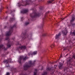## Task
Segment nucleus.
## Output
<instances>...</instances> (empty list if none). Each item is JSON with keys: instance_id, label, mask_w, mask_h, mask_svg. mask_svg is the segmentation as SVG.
Wrapping results in <instances>:
<instances>
[{"instance_id": "nucleus-1", "label": "nucleus", "mask_w": 75, "mask_h": 75, "mask_svg": "<svg viewBox=\"0 0 75 75\" xmlns=\"http://www.w3.org/2000/svg\"><path fill=\"white\" fill-rule=\"evenodd\" d=\"M35 64V62H32L31 61H29L28 62L27 64H26L23 66V68L24 70H27L28 68L31 67H33L34 65Z\"/></svg>"}, {"instance_id": "nucleus-27", "label": "nucleus", "mask_w": 75, "mask_h": 75, "mask_svg": "<svg viewBox=\"0 0 75 75\" xmlns=\"http://www.w3.org/2000/svg\"><path fill=\"white\" fill-rule=\"evenodd\" d=\"M9 39V37H7L5 39L6 40H7Z\"/></svg>"}, {"instance_id": "nucleus-26", "label": "nucleus", "mask_w": 75, "mask_h": 75, "mask_svg": "<svg viewBox=\"0 0 75 75\" xmlns=\"http://www.w3.org/2000/svg\"><path fill=\"white\" fill-rule=\"evenodd\" d=\"M47 35V34L46 33H44L42 35V36L43 37H45V36H46Z\"/></svg>"}, {"instance_id": "nucleus-18", "label": "nucleus", "mask_w": 75, "mask_h": 75, "mask_svg": "<svg viewBox=\"0 0 75 75\" xmlns=\"http://www.w3.org/2000/svg\"><path fill=\"white\" fill-rule=\"evenodd\" d=\"M3 62L4 63H6V64H8V61L7 60H5Z\"/></svg>"}, {"instance_id": "nucleus-36", "label": "nucleus", "mask_w": 75, "mask_h": 75, "mask_svg": "<svg viewBox=\"0 0 75 75\" xmlns=\"http://www.w3.org/2000/svg\"><path fill=\"white\" fill-rule=\"evenodd\" d=\"M73 57L74 58V59H75V55L73 56Z\"/></svg>"}, {"instance_id": "nucleus-15", "label": "nucleus", "mask_w": 75, "mask_h": 75, "mask_svg": "<svg viewBox=\"0 0 75 75\" xmlns=\"http://www.w3.org/2000/svg\"><path fill=\"white\" fill-rule=\"evenodd\" d=\"M22 58H23V57H22L21 56H20L18 59V62L20 64H21V59H22Z\"/></svg>"}, {"instance_id": "nucleus-20", "label": "nucleus", "mask_w": 75, "mask_h": 75, "mask_svg": "<svg viewBox=\"0 0 75 75\" xmlns=\"http://www.w3.org/2000/svg\"><path fill=\"white\" fill-rule=\"evenodd\" d=\"M30 55H31L33 56V52H30L28 53V55H29V56H30Z\"/></svg>"}, {"instance_id": "nucleus-30", "label": "nucleus", "mask_w": 75, "mask_h": 75, "mask_svg": "<svg viewBox=\"0 0 75 75\" xmlns=\"http://www.w3.org/2000/svg\"><path fill=\"white\" fill-rule=\"evenodd\" d=\"M29 24V22H27L25 23V25H28V24Z\"/></svg>"}, {"instance_id": "nucleus-6", "label": "nucleus", "mask_w": 75, "mask_h": 75, "mask_svg": "<svg viewBox=\"0 0 75 75\" xmlns=\"http://www.w3.org/2000/svg\"><path fill=\"white\" fill-rule=\"evenodd\" d=\"M75 19V17L73 16H72V18L71 20V21L70 23L71 25H72L73 26H75V23H72L73 21H74V20Z\"/></svg>"}, {"instance_id": "nucleus-38", "label": "nucleus", "mask_w": 75, "mask_h": 75, "mask_svg": "<svg viewBox=\"0 0 75 75\" xmlns=\"http://www.w3.org/2000/svg\"><path fill=\"white\" fill-rule=\"evenodd\" d=\"M62 55L61 54L60 56V58H62Z\"/></svg>"}, {"instance_id": "nucleus-12", "label": "nucleus", "mask_w": 75, "mask_h": 75, "mask_svg": "<svg viewBox=\"0 0 75 75\" xmlns=\"http://www.w3.org/2000/svg\"><path fill=\"white\" fill-rule=\"evenodd\" d=\"M28 11V9H25L21 11V13H23V14H24V13H27Z\"/></svg>"}, {"instance_id": "nucleus-31", "label": "nucleus", "mask_w": 75, "mask_h": 75, "mask_svg": "<svg viewBox=\"0 0 75 75\" xmlns=\"http://www.w3.org/2000/svg\"><path fill=\"white\" fill-rule=\"evenodd\" d=\"M54 70H53V71L52 72V73H51V74L52 75H54Z\"/></svg>"}, {"instance_id": "nucleus-8", "label": "nucleus", "mask_w": 75, "mask_h": 75, "mask_svg": "<svg viewBox=\"0 0 75 75\" xmlns=\"http://www.w3.org/2000/svg\"><path fill=\"white\" fill-rule=\"evenodd\" d=\"M14 14H13L12 15V18H10L9 19V21L10 22H12V21H13V20H15V18L14 17Z\"/></svg>"}, {"instance_id": "nucleus-11", "label": "nucleus", "mask_w": 75, "mask_h": 75, "mask_svg": "<svg viewBox=\"0 0 75 75\" xmlns=\"http://www.w3.org/2000/svg\"><path fill=\"white\" fill-rule=\"evenodd\" d=\"M19 48L20 50H25V49H26V47L25 46H22L21 47H19Z\"/></svg>"}, {"instance_id": "nucleus-41", "label": "nucleus", "mask_w": 75, "mask_h": 75, "mask_svg": "<svg viewBox=\"0 0 75 75\" xmlns=\"http://www.w3.org/2000/svg\"><path fill=\"white\" fill-rule=\"evenodd\" d=\"M0 11H1V10H0Z\"/></svg>"}, {"instance_id": "nucleus-25", "label": "nucleus", "mask_w": 75, "mask_h": 75, "mask_svg": "<svg viewBox=\"0 0 75 75\" xmlns=\"http://www.w3.org/2000/svg\"><path fill=\"white\" fill-rule=\"evenodd\" d=\"M50 47L51 48H53V47H55V45L53 44H52Z\"/></svg>"}, {"instance_id": "nucleus-46", "label": "nucleus", "mask_w": 75, "mask_h": 75, "mask_svg": "<svg viewBox=\"0 0 75 75\" xmlns=\"http://www.w3.org/2000/svg\"><path fill=\"white\" fill-rule=\"evenodd\" d=\"M31 10H33V8L32 9H31Z\"/></svg>"}, {"instance_id": "nucleus-24", "label": "nucleus", "mask_w": 75, "mask_h": 75, "mask_svg": "<svg viewBox=\"0 0 75 75\" xmlns=\"http://www.w3.org/2000/svg\"><path fill=\"white\" fill-rule=\"evenodd\" d=\"M68 68H67V67H65L64 68V71H66V70H67V69Z\"/></svg>"}, {"instance_id": "nucleus-40", "label": "nucleus", "mask_w": 75, "mask_h": 75, "mask_svg": "<svg viewBox=\"0 0 75 75\" xmlns=\"http://www.w3.org/2000/svg\"><path fill=\"white\" fill-rule=\"evenodd\" d=\"M6 27H7V26H5V27H4V28H6Z\"/></svg>"}, {"instance_id": "nucleus-43", "label": "nucleus", "mask_w": 75, "mask_h": 75, "mask_svg": "<svg viewBox=\"0 0 75 75\" xmlns=\"http://www.w3.org/2000/svg\"><path fill=\"white\" fill-rule=\"evenodd\" d=\"M64 61H63V63H64Z\"/></svg>"}, {"instance_id": "nucleus-35", "label": "nucleus", "mask_w": 75, "mask_h": 75, "mask_svg": "<svg viewBox=\"0 0 75 75\" xmlns=\"http://www.w3.org/2000/svg\"><path fill=\"white\" fill-rule=\"evenodd\" d=\"M57 68V65H54V68Z\"/></svg>"}, {"instance_id": "nucleus-10", "label": "nucleus", "mask_w": 75, "mask_h": 75, "mask_svg": "<svg viewBox=\"0 0 75 75\" xmlns=\"http://www.w3.org/2000/svg\"><path fill=\"white\" fill-rule=\"evenodd\" d=\"M63 66V64L62 63H59V69H61L62 70V66Z\"/></svg>"}, {"instance_id": "nucleus-44", "label": "nucleus", "mask_w": 75, "mask_h": 75, "mask_svg": "<svg viewBox=\"0 0 75 75\" xmlns=\"http://www.w3.org/2000/svg\"><path fill=\"white\" fill-rule=\"evenodd\" d=\"M60 59V58H59V60Z\"/></svg>"}, {"instance_id": "nucleus-39", "label": "nucleus", "mask_w": 75, "mask_h": 75, "mask_svg": "<svg viewBox=\"0 0 75 75\" xmlns=\"http://www.w3.org/2000/svg\"><path fill=\"white\" fill-rule=\"evenodd\" d=\"M51 1L52 2V1H54V0H51Z\"/></svg>"}, {"instance_id": "nucleus-3", "label": "nucleus", "mask_w": 75, "mask_h": 75, "mask_svg": "<svg viewBox=\"0 0 75 75\" xmlns=\"http://www.w3.org/2000/svg\"><path fill=\"white\" fill-rule=\"evenodd\" d=\"M30 16L32 18H35L37 17H39L40 13H37L35 12H34L30 14Z\"/></svg>"}, {"instance_id": "nucleus-37", "label": "nucleus", "mask_w": 75, "mask_h": 75, "mask_svg": "<svg viewBox=\"0 0 75 75\" xmlns=\"http://www.w3.org/2000/svg\"><path fill=\"white\" fill-rule=\"evenodd\" d=\"M7 18H8V16H6V17L5 18L6 20L7 19Z\"/></svg>"}, {"instance_id": "nucleus-22", "label": "nucleus", "mask_w": 75, "mask_h": 75, "mask_svg": "<svg viewBox=\"0 0 75 75\" xmlns=\"http://www.w3.org/2000/svg\"><path fill=\"white\" fill-rule=\"evenodd\" d=\"M47 74V72H44L42 74V75H46Z\"/></svg>"}, {"instance_id": "nucleus-32", "label": "nucleus", "mask_w": 75, "mask_h": 75, "mask_svg": "<svg viewBox=\"0 0 75 75\" xmlns=\"http://www.w3.org/2000/svg\"><path fill=\"white\" fill-rule=\"evenodd\" d=\"M67 48H64V49H63V51H65V50H67Z\"/></svg>"}, {"instance_id": "nucleus-16", "label": "nucleus", "mask_w": 75, "mask_h": 75, "mask_svg": "<svg viewBox=\"0 0 75 75\" xmlns=\"http://www.w3.org/2000/svg\"><path fill=\"white\" fill-rule=\"evenodd\" d=\"M21 57H22V59L23 61H25L27 59H28V57H27V56H25V57H24L23 56H21Z\"/></svg>"}, {"instance_id": "nucleus-17", "label": "nucleus", "mask_w": 75, "mask_h": 75, "mask_svg": "<svg viewBox=\"0 0 75 75\" xmlns=\"http://www.w3.org/2000/svg\"><path fill=\"white\" fill-rule=\"evenodd\" d=\"M50 13V11H48L46 13L45 15V16H44V17L43 18L44 20H45L46 19V17H47V14H48V13Z\"/></svg>"}, {"instance_id": "nucleus-47", "label": "nucleus", "mask_w": 75, "mask_h": 75, "mask_svg": "<svg viewBox=\"0 0 75 75\" xmlns=\"http://www.w3.org/2000/svg\"><path fill=\"white\" fill-rule=\"evenodd\" d=\"M71 67H70L71 68Z\"/></svg>"}, {"instance_id": "nucleus-13", "label": "nucleus", "mask_w": 75, "mask_h": 75, "mask_svg": "<svg viewBox=\"0 0 75 75\" xmlns=\"http://www.w3.org/2000/svg\"><path fill=\"white\" fill-rule=\"evenodd\" d=\"M60 36H61V33H59L58 35H56V39H58L60 37Z\"/></svg>"}, {"instance_id": "nucleus-9", "label": "nucleus", "mask_w": 75, "mask_h": 75, "mask_svg": "<svg viewBox=\"0 0 75 75\" xmlns=\"http://www.w3.org/2000/svg\"><path fill=\"white\" fill-rule=\"evenodd\" d=\"M3 47H4V45H0V50H3V49H4L5 51L7 50V49H6L5 47H4L3 48Z\"/></svg>"}, {"instance_id": "nucleus-48", "label": "nucleus", "mask_w": 75, "mask_h": 75, "mask_svg": "<svg viewBox=\"0 0 75 75\" xmlns=\"http://www.w3.org/2000/svg\"><path fill=\"white\" fill-rule=\"evenodd\" d=\"M66 56H67V55Z\"/></svg>"}, {"instance_id": "nucleus-33", "label": "nucleus", "mask_w": 75, "mask_h": 75, "mask_svg": "<svg viewBox=\"0 0 75 75\" xmlns=\"http://www.w3.org/2000/svg\"><path fill=\"white\" fill-rule=\"evenodd\" d=\"M14 12V11H15V10H13V11L12 10H11V13H13V12Z\"/></svg>"}, {"instance_id": "nucleus-34", "label": "nucleus", "mask_w": 75, "mask_h": 75, "mask_svg": "<svg viewBox=\"0 0 75 75\" xmlns=\"http://www.w3.org/2000/svg\"><path fill=\"white\" fill-rule=\"evenodd\" d=\"M10 75V73L8 72L6 73V75Z\"/></svg>"}, {"instance_id": "nucleus-28", "label": "nucleus", "mask_w": 75, "mask_h": 75, "mask_svg": "<svg viewBox=\"0 0 75 75\" xmlns=\"http://www.w3.org/2000/svg\"><path fill=\"white\" fill-rule=\"evenodd\" d=\"M47 3H52V1H49L47 2Z\"/></svg>"}, {"instance_id": "nucleus-42", "label": "nucleus", "mask_w": 75, "mask_h": 75, "mask_svg": "<svg viewBox=\"0 0 75 75\" xmlns=\"http://www.w3.org/2000/svg\"><path fill=\"white\" fill-rule=\"evenodd\" d=\"M64 18H64L63 19H62V20H64Z\"/></svg>"}, {"instance_id": "nucleus-5", "label": "nucleus", "mask_w": 75, "mask_h": 75, "mask_svg": "<svg viewBox=\"0 0 75 75\" xmlns=\"http://www.w3.org/2000/svg\"><path fill=\"white\" fill-rule=\"evenodd\" d=\"M21 37L22 39L24 40V39H25L27 37H28V35L26 33H25V34L22 33L21 34Z\"/></svg>"}, {"instance_id": "nucleus-21", "label": "nucleus", "mask_w": 75, "mask_h": 75, "mask_svg": "<svg viewBox=\"0 0 75 75\" xmlns=\"http://www.w3.org/2000/svg\"><path fill=\"white\" fill-rule=\"evenodd\" d=\"M37 53V51H35L33 52V55H36Z\"/></svg>"}, {"instance_id": "nucleus-4", "label": "nucleus", "mask_w": 75, "mask_h": 75, "mask_svg": "<svg viewBox=\"0 0 75 75\" xmlns=\"http://www.w3.org/2000/svg\"><path fill=\"white\" fill-rule=\"evenodd\" d=\"M24 2H23L21 4H19L18 5V6H19V7H20V6H26L27 5H28L30 4V3L29 1L28 0L26 1V3L25 4H24Z\"/></svg>"}, {"instance_id": "nucleus-29", "label": "nucleus", "mask_w": 75, "mask_h": 75, "mask_svg": "<svg viewBox=\"0 0 75 75\" xmlns=\"http://www.w3.org/2000/svg\"><path fill=\"white\" fill-rule=\"evenodd\" d=\"M50 68L49 67L47 68V71H50Z\"/></svg>"}, {"instance_id": "nucleus-45", "label": "nucleus", "mask_w": 75, "mask_h": 75, "mask_svg": "<svg viewBox=\"0 0 75 75\" xmlns=\"http://www.w3.org/2000/svg\"><path fill=\"white\" fill-rule=\"evenodd\" d=\"M14 39H15V38H14V39H13L14 40Z\"/></svg>"}, {"instance_id": "nucleus-23", "label": "nucleus", "mask_w": 75, "mask_h": 75, "mask_svg": "<svg viewBox=\"0 0 75 75\" xmlns=\"http://www.w3.org/2000/svg\"><path fill=\"white\" fill-rule=\"evenodd\" d=\"M8 62H10L11 61V59L10 58L9 59H8Z\"/></svg>"}, {"instance_id": "nucleus-14", "label": "nucleus", "mask_w": 75, "mask_h": 75, "mask_svg": "<svg viewBox=\"0 0 75 75\" xmlns=\"http://www.w3.org/2000/svg\"><path fill=\"white\" fill-rule=\"evenodd\" d=\"M62 32L64 34V35H67V34L68 33V32L67 30H63Z\"/></svg>"}, {"instance_id": "nucleus-19", "label": "nucleus", "mask_w": 75, "mask_h": 75, "mask_svg": "<svg viewBox=\"0 0 75 75\" xmlns=\"http://www.w3.org/2000/svg\"><path fill=\"white\" fill-rule=\"evenodd\" d=\"M6 45L8 48H10V47H11V45H10V44H9V43H8Z\"/></svg>"}, {"instance_id": "nucleus-2", "label": "nucleus", "mask_w": 75, "mask_h": 75, "mask_svg": "<svg viewBox=\"0 0 75 75\" xmlns=\"http://www.w3.org/2000/svg\"><path fill=\"white\" fill-rule=\"evenodd\" d=\"M16 27V24H15L13 27H11L10 29H9V30L8 32H7L6 33V36H10L11 34V33H13V28H14V27Z\"/></svg>"}, {"instance_id": "nucleus-7", "label": "nucleus", "mask_w": 75, "mask_h": 75, "mask_svg": "<svg viewBox=\"0 0 75 75\" xmlns=\"http://www.w3.org/2000/svg\"><path fill=\"white\" fill-rule=\"evenodd\" d=\"M72 62V59H71L67 61V64H69V66H72V65H73V64H71Z\"/></svg>"}]
</instances>
